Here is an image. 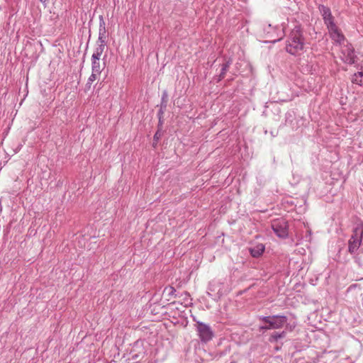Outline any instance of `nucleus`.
<instances>
[{
  "label": "nucleus",
  "mask_w": 363,
  "mask_h": 363,
  "mask_svg": "<svg viewBox=\"0 0 363 363\" xmlns=\"http://www.w3.org/2000/svg\"><path fill=\"white\" fill-rule=\"evenodd\" d=\"M304 40L299 27H295L291 32L286 42V50L291 55L298 54L303 50Z\"/></svg>",
  "instance_id": "1"
},
{
  "label": "nucleus",
  "mask_w": 363,
  "mask_h": 363,
  "mask_svg": "<svg viewBox=\"0 0 363 363\" xmlns=\"http://www.w3.org/2000/svg\"><path fill=\"white\" fill-rule=\"evenodd\" d=\"M104 51V45L97 46L91 56V70L93 72L101 73L105 68V62L101 61V57Z\"/></svg>",
  "instance_id": "2"
},
{
  "label": "nucleus",
  "mask_w": 363,
  "mask_h": 363,
  "mask_svg": "<svg viewBox=\"0 0 363 363\" xmlns=\"http://www.w3.org/2000/svg\"><path fill=\"white\" fill-rule=\"evenodd\" d=\"M278 28L273 26L271 23H264L261 26L262 35L264 38H269L272 42L279 41L282 39L284 35L277 33Z\"/></svg>",
  "instance_id": "3"
},
{
  "label": "nucleus",
  "mask_w": 363,
  "mask_h": 363,
  "mask_svg": "<svg viewBox=\"0 0 363 363\" xmlns=\"http://www.w3.org/2000/svg\"><path fill=\"white\" fill-rule=\"evenodd\" d=\"M363 235V225H357L354 231L351 238L349 240V251L351 253L355 252L361 245Z\"/></svg>",
  "instance_id": "4"
},
{
  "label": "nucleus",
  "mask_w": 363,
  "mask_h": 363,
  "mask_svg": "<svg viewBox=\"0 0 363 363\" xmlns=\"http://www.w3.org/2000/svg\"><path fill=\"white\" fill-rule=\"evenodd\" d=\"M260 319L267 323L268 328L272 329L281 328L287 321V318L284 315L264 316Z\"/></svg>",
  "instance_id": "5"
},
{
  "label": "nucleus",
  "mask_w": 363,
  "mask_h": 363,
  "mask_svg": "<svg viewBox=\"0 0 363 363\" xmlns=\"http://www.w3.org/2000/svg\"><path fill=\"white\" fill-rule=\"evenodd\" d=\"M272 228L278 237L285 238L288 236V223L284 219L274 220L272 223Z\"/></svg>",
  "instance_id": "6"
},
{
  "label": "nucleus",
  "mask_w": 363,
  "mask_h": 363,
  "mask_svg": "<svg viewBox=\"0 0 363 363\" xmlns=\"http://www.w3.org/2000/svg\"><path fill=\"white\" fill-rule=\"evenodd\" d=\"M197 331L202 342H207L212 340L213 337V333L211 328L202 323H197Z\"/></svg>",
  "instance_id": "7"
},
{
  "label": "nucleus",
  "mask_w": 363,
  "mask_h": 363,
  "mask_svg": "<svg viewBox=\"0 0 363 363\" xmlns=\"http://www.w3.org/2000/svg\"><path fill=\"white\" fill-rule=\"evenodd\" d=\"M329 30V34L330 38L335 42L339 44L343 43L345 40L344 35L341 32V30L337 27L335 24L330 25V26L328 27Z\"/></svg>",
  "instance_id": "8"
},
{
  "label": "nucleus",
  "mask_w": 363,
  "mask_h": 363,
  "mask_svg": "<svg viewBox=\"0 0 363 363\" xmlns=\"http://www.w3.org/2000/svg\"><path fill=\"white\" fill-rule=\"evenodd\" d=\"M320 11H321L325 23L327 25V27L330 26V25H334L335 23L333 21V17L331 14L330 9L328 8L323 6Z\"/></svg>",
  "instance_id": "9"
},
{
  "label": "nucleus",
  "mask_w": 363,
  "mask_h": 363,
  "mask_svg": "<svg viewBox=\"0 0 363 363\" xmlns=\"http://www.w3.org/2000/svg\"><path fill=\"white\" fill-rule=\"evenodd\" d=\"M350 79L353 84L363 86V72L354 73Z\"/></svg>",
  "instance_id": "10"
},
{
  "label": "nucleus",
  "mask_w": 363,
  "mask_h": 363,
  "mask_svg": "<svg viewBox=\"0 0 363 363\" xmlns=\"http://www.w3.org/2000/svg\"><path fill=\"white\" fill-rule=\"evenodd\" d=\"M264 251V246L262 244H259L254 247L253 248L250 249V253L252 257H258Z\"/></svg>",
  "instance_id": "11"
},
{
  "label": "nucleus",
  "mask_w": 363,
  "mask_h": 363,
  "mask_svg": "<svg viewBox=\"0 0 363 363\" xmlns=\"http://www.w3.org/2000/svg\"><path fill=\"white\" fill-rule=\"evenodd\" d=\"M100 74L101 73L93 72V71L91 70V74L89 76L87 80V83L86 84V87L87 89H90L91 84L99 79Z\"/></svg>",
  "instance_id": "12"
},
{
  "label": "nucleus",
  "mask_w": 363,
  "mask_h": 363,
  "mask_svg": "<svg viewBox=\"0 0 363 363\" xmlns=\"http://www.w3.org/2000/svg\"><path fill=\"white\" fill-rule=\"evenodd\" d=\"M285 336V333L282 332L281 333H276L271 336L270 341H277L279 338H282Z\"/></svg>",
  "instance_id": "13"
},
{
  "label": "nucleus",
  "mask_w": 363,
  "mask_h": 363,
  "mask_svg": "<svg viewBox=\"0 0 363 363\" xmlns=\"http://www.w3.org/2000/svg\"><path fill=\"white\" fill-rule=\"evenodd\" d=\"M260 329H262V330H270L271 328H269L268 325H266V326L261 327Z\"/></svg>",
  "instance_id": "14"
},
{
  "label": "nucleus",
  "mask_w": 363,
  "mask_h": 363,
  "mask_svg": "<svg viewBox=\"0 0 363 363\" xmlns=\"http://www.w3.org/2000/svg\"><path fill=\"white\" fill-rule=\"evenodd\" d=\"M154 138H155V140H158V138H158V136H157V133H156V134L155 135Z\"/></svg>",
  "instance_id": "15"
},
{
  "label": "nucleus",
  "mask_w": 363,
  "mask_h": 363,
  "mask_svg": "<svg viewBox=\"0 0 363 363\" xmlns=\"http://www.w3.org/2000/svg\"><path fill=\"white\" fill-rule=\"evenodd\" d=\"M349 62L350 63H354V60L351 58Z\"/></svg>",
  "instance_id": "16"
}]
</instances>
